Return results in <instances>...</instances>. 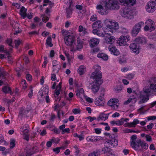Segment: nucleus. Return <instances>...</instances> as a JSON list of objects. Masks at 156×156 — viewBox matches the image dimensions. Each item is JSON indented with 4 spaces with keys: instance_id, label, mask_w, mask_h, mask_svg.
I'll use <instances>...</instances> for the list:
<instances>
[{
    "instance_id": "nucleus-1",
    "label": "nucleus",
    "mask_w": 156,
    "mask_h": 156,
    "mask_svg": "<svg viewBox=\"0 0 156 156\" xmlns=\"http://www.w3.org/2000/svg\"><path fill=\"white\" fill-rule=\"evenodd\" d=\"M105 8L101 5H97L96 9L98 13L101 15H106L108 12V9H117L119 7L115 0H106Z\"/></svg>"
},
{
    "instance_id": "nucleus-2",
    "label": "nucleus",
    "mask_w": 156,
    "mask_h": 156,
    "mask_svg": "<svg viewBox=\"0 0 156 156\" xmlns=\"http://www.w3.org/2000/svg\"><path fill=\"white\" fill-rule=\"evenodd\" d=\"M136 136L133 135L131 137V145L132 148L136 151H142L148 149V144L140 140H136Z\"/></svg>"
},
{
    "instance_id": "nucleus-3",
    "label": "nucleus",
    "mask_w": 156,
    "mask_h": 156,
    "mask_svg": "<svg viewBox=\"0 0 156 156\" xmlns=\"http://www.w3.org/2000/svg\"><path fill=\"white\" fill-rule=\"evenodd\" d=\"M106 27L103 28L102 29L106 35H112L118 29L119 26L118 23L116 22H112L109 20L105 21Z\"/></svg>"
},
{
    "instance_id": "nucleus-4",
    "label": "nucleus",
    "mask_w": 156,
    "mask_h": 156,
    "mask_svg": "<svg viewBox=\"0 0 156 156\" xmlns=\"http://www.w3.org/2000/svg\"><path fill=\"white\" fill-rule=\"evenodd\" d=\"M65 44L70 47L71 51H74L76 50V45L74 43L75 37L73 35H67L64 38Z\"/></svg>"
},
{
    "instance_id": "nucleus-5",
    "label": "nucleus",
    "mask_w": 156,
    "mask_h": 156,
    "mask_svg": "<svg viewBox=\"0 0 156 156\" xmlns=\"http://www.w3.org/2000/svg\"><path fill=\"white\" fill-rule=\"evenodd\" d=\"M93 69H94V71L92 73L90 78L92 79H101L102 73L99 71L101 69L100 66L98 65H96L94 66Z\"/></svg>"
},
{
    "instance_id": "nucleus-6",
    "label": "nucleus",
    "mask_w": 156,
    "mask_h": 156,
    "mask_svg": "<svg viewBox=\"0 0 156 156\" xmlns=\"http://www.w3.org/2000/svg\"><path fill=\"white\" fill-rule=\"evenodd\" d=\"M120 14L122 17L127 19H131L133 17L132 10L128 7L122 9Z\"/></svg>"
},
{
    "instance_id": "nucleus-7",
    "label": "nucleus",
    "mask_w": 156,
    "mask_h": 156,
    "mask_svg": "<svg viewBox=\"0 0 156 156\" xmlns=\"http://www.w3.org/2000/svg\"><path fill=\"white\" fill-rule=\"evenodd\" d=\"M94 80L90 83V87L92 92L94 94L98 92L100 85L102 83L101 79H94Z\"/></svg>"
},
{
    "instance_id": "nucleus-8",
    "label": "nucleus",
    "mask_w": 156,
    "mask_h": 156,
    "mask_svg": "<svg viewBox=\"0 0 156 156\" xmlns=\"http://www.w3.org/2000/svg\"><path fill=\"white\" fill-rule=\"evenodd\" d=\"M147 12L149 13L154 12L156 9V0H151L146 6Z\"/></svg>"
},
{
    "instance_id": "nucleus-9",
    "label": "nucleus",
    "mask_w": 156,
    "mask_h": 156,
    "mask_svg": "<svg viewBox=\"0 0 156 156\" xmlns=\"http://www.w3.org/2000/svg\"><path fill=\"white\" fill-rule=\"evenodd\" d=\"M145 23V26L144 29L145 31L150 30L151 31L155 29L154 23L151 20L148 19L146 21Z\"/></svg>"
},
{
    "instance_id": "nucleus-10",
    "label": "nucleus",
    "mask_w": 156,
    "mask_h": 156,
    "mask_svg": "<svg viewBox=\"0 0 156 156\" xmlns=\"http://www.w3.org/2000/svg\"><path fill=\"white\" fill-rule=\"evenodd\" d=\"M108 105L111 107L112 109L116 110L119 106V101L117 99L112 98L109 100L108 102Z\"/></svg>"
},
{
    "instance_id": "nucleus-11",
    "label": "nucleus",
    "mask_w": 156,
    "mask_h": 156,
    "mask_svg": "<svg viewBox=\"0 0 156 156\" xmlns=\"http://www.w3.org/2000/svg\"><path fill=\"white\" fill-rule=\"evenodd\" d=\"M137 94L139 98H141V99L139 101V104L145 103L149 100V96L143 90L139 92Z\"/></svg>"
},
{
    "instance_id": "nucleus-12",
    "label": "nucleus",
    "mask_w": 156,
    "mask_h": 156,
    "mask_svg": "<svg viewBox=\"0 0 156 156\" xmlns=\"http://www.w3.org/2000/svg\"><path fill=\"white\" fill-rule=\"evenodd\" d=\"M129 40V36L127 35L126 36H121L118 40V43L119 46H125L127 45V42Z\"/></svg>"
},
{
    "instance_id": "nucleus-13",
    "label": "nucleus",
    "mask_w": 156,
    "mask_h": 156,
    "mask_svg": "<svg viewBox=\"0 0 156 156\" xmlns=\"http://www.w3.org/2000/svg\"><path fill=\"white\" fill-rule=\"evenodd\" d=\"M130 51L136 55L138 54L140 52L139 46L136 44L133 43L129 45Z\"/></svg>"
},
{
    "instance_id": "nucleus-14",
    "label": "nucleus",
    "mask_w": 156,
    "mask_h": 156,
    "mask_svg": "<svg viewBox=\"0 0 156 156\" xmlns=\"http://www.w3.org/2000/svg\"><path fill=\"white\" fill-rule=\"evenodd\" d=\"M105 42L107 44H112L115 40V38L112 35H107L105 36Z\"/></svg>"
},
{
    "instance_id": "nucleus-15",
    "label": "nucleus",
    "mask_w": 156,
    "mask_h": 156,
    "mask_svg": "<svg viewBox=\"0 0 156 156\" xmlns=\"http://www.w3.org/2000/svg\"><path fill=\"white\" fill-rule=\"evenodd\" d=\"M106 143L108 144L109 145L112 147L117 146L118 144L117 140L115 138H112L110 140H107L105 143Z\"/></svg>"
},
{
    "instance_id": "nucleus-16",
    "label": "nucleus",
    "mask_w": 156,
    "mask_h": 156,
    "mask_svg": "<svg viewBox=\"0 0 156 156\" xmlns=\"http://www.w3.org/2000/svg\"><path fill=\"white\" fill-rule=\"evenodd\" d=\"M108 50L114 55L117 56L119 55V51L116 49L115 46L113 45H110L108 47Z\"/></svg>"
},
{
    "instance_id": "nucleus-17",
    "label": "nucleus",
    "mask_w": 156,
    "mask_h": 156,
    "mask_svg": "<svg viewBox=\"0 0 156 156\" xmlns=\"http://www.w3.org/2000/svg\"><path fill=\"white\" fill-rule=\"evenodd\" d=\"M105 103V100L104 98H96L95 100V104L100 106L104 105Z\"/></svg>"
},
{
    "instance_id": "nucleus-18",
    "label": "nucleus",
    "mask_w": 156,
    "mask_h": 156,
    "mask_svg": "<svg viewBox=\"0 0 156 156\" xmlns=\"http://www.w3.org/2000/svg\"><path fill=\"white\" fill-rule=\"evenodd\" d=\"M99 42V40L97 38H93L89 41V45L90 47H93L97 45Z\"/></svg>"
},
{
    "instance_id": "nucleus-19",
    "label": "nucleus",
    "mask_w": 156,
    "mask_h": 156,
    "mask_svg": "<svg viewBox=\"0 0 156 156\" xmlns=\"http://www.w3.org/2000/svg\"><path fill=\"white\" fill-rule=\"evenodd\" d=\"M76 92L77 96L80 98L82 99H83L85 96L84 93V90L82 88L77 89Z\"/></svg>"
},
{
    "instance_id": "nucleus-20",
    "label": "nucleus",
    "mask_w": 156,
    "mask_h": 156,
    "mask_svg": "<svg viewBox=\"0 0 156 156\" xmlns=\"http://www.w3.org/2000/svg\"><path fill=\"white\" fill-rule=\"evenodd\" d=\"M103 27V23L100 20H97L94 23L92 26L93 29H98L101 28Z\"/></svg>"
},
{
    "instance_id": "nucleus-21",
    "label": "nucleus",
    "mask_w": 156,
    "mask_h": 156,
    "mask_svg": "<svg viewBox=\"0 0 156 156\" xmlns=\"http://www.w3.org/2000/svg\"><path fill=\"white\" fill-rule=\"evenodd\" d=\"M49 90L48 88L44 87L43 89L40 91L38 92V95H39L41 98L44 96V97L47 96L48 94V93Z\"/></svg>"
},
{
    "instance_id": "nucleus-22",
    "label": "nucleus",
    "mask_w": 156,
    "mask_h": 156,
    "mask_svg": "<svg viewBox=\"0 0 156 156\" xmlns=\"http://www.w3.org/2000/svg\"><path fill=\"white\" fill-rule=\"evenodd\" d=\"M62 84V83L60 82L58 85L56 87V89L54 91V94H55V98H56V97H58L60 94L61 91Z\"/></svg>"
},
{
    "instance_id": "nucleus-23",
    "label": "nucleus",
    "mask_w": 156,
    "mask_h": 156,
    "mask_svg": "<svg viewBox=\"0 0 156 156\" xmlns=\"http://www.w3.org/2000/svg\"><path fill=\"white\" fill-rule=\"evenodd\" d=\"M110 114V113L107 114L104 113H101L99 115V117L97 119L98 121H100V120H105L108 118L109 115Z\"/></svg>"
},
{
    "instance_id": "nucleus-24",
    "label": "nucleus",
    "mask_w": 156,
    "mask_h": 156,
    "mask_svg": "<svg viewBox=\"0 0 156 156\" xmlns=\"http://www.w3.org/2000/svg\"><path fill=\"white\" fill-rule=\"evenodd\" d=\"M135 41L138 44H145L146 43V39L143 37H139L136 38Z\"/></svg>"
},
{
    "instance_id": "nucleus-25",
    "label": "nucleus",
    "mask_w": 156,
    "mask_h": 156,
    "mask_svg": "<svg viewBox=\"0 0 156 156\" xmlns=\"http://www.w3.org/2000/svg\"><path fill=\"white\" fill-rule=\"evenodd\" d=\"M28 128V125H25L20 128V131L23 132V134L28 133L29 132Z\"/></svg>"
},
{
    "instance_id": "nucleus-26",
    "label": "nucleus",
    "mask_w": 156,
    "mask_h": 156,
    "mask_svg": "<svg viewBox=\"0 0 156 156\" xmlns=\"http://www.w3.org/2000/svg\"><path fill=\"white\" fill-rule=\"evenodd\" d=\"M27 9L23 6L21 8L20 10V14L23 19L25 18L27 16Z\"/></svg>"
},
{
    "instance_id": "nucleus-27",
    "label": "nucleus",
    "mask_w": 156,
    "mask_h": 156,
    "mask_svg": "<svg viewBox=\"0 0 156 156\" xmlns=\"http://www.w3.org/2000/svg\"><path fill=\"white\" fill-rule=\"evenodd\" d=\"M97 56L98 57L101 58L104 60H107L108 58V55L103 53L98 54Z\"/></svg>"
},
{
    "instance_id": "nucleus-28",
    "label": "nucleus",
    "mask_w": 156,
    "mask_h": 156,
    "mask_svg": "<svg viewBox=\"0 0 156 156\" xmlns=\"http://www.w3.org/2000/svg\"><path fill=\"white\" fill-rule=\"evenodd\" d=\"M86 71V67L83 66H81L78 69V72L81 75L83 74Z\"/></svg>"
},
{
    "instance_id": "nucleus-29",
    "label": "nucleus",
    "mask_w": 156,
    "mask_h": 156,
    "mask_svg": "<svg viewBox=\"0 0 156 156\" xmlns=\"http://www.w3.org/2000/svg\"><path fill=\"white\" fill-rule=\"evenodd\" d=\"M78 31L80 32H82L83 35L87 34H88L87 29L81 25L79 26Z\"/></svg>"
},
{
    "instance_id": "nucleus-30",
    "label": "nucleus",
    "mask_w": 156,
    "mask_h": 156,
    "mask_svg": "<svg viewBox=\"0 0 156 156\" xmlns=\"http://www.w3.org/2000/svg\"><path fill=\"white\" fill-rule=\"evenodd\" d=\"M139 122V121L137 119H136L133 120V122H130L128 124V126L129 127H135L136 125L138 124Z\"/></svg>"
},
{
    "instance_id": "nucleus-31",
    "label": "nucleus",
    "mask_w": 156,
    "mask_h": 156,
    "mask_svg": "<svg viewBox=\"0 0 156 156\" xmlns=\"http://www.w3.org/2000/svg\"><path fill=\"white\" fill-rule=\"evenodd\" d=\"M2 89L3 92L5 93H9L11 95L13 94L10 88L7 86H5L2 88Z\"/></svg>"
},
{
    "instance_id": "nucleus-32",
    "label": "nucleus",
    "mask_w": 156,
    "mask_h": 156,
    "mask_svg": "<svg viewBox=\"0 0 156 156\" xmlns=\"http://www.w3.org/2000/svg\"><path fill=\"white\" fill-rule=\"evenodd\" d=\"M144 25V22L140 21L136 24L134 27L140 31L141 27L143 26Z\"/></svg>"
},
{
    "instance_id": "nucleus-33",
    "label": "nucleus",
    "mask_w": 156,
    "mask_h": 156,
    "mask_svg": "<svg viewBox=\"0 0 156 156\" xmlns=\"http://www.w3.org/2000/svg\"><path fill=\"white\" fill-rule=\"evenodd\" d=\"M151 90L150 87H145L143 88V90L149 96L151 92Z\"/></svg>"
},
{
    "instance_id": "nucleus-34",
    "label": "nucleus",
    "mask_w": 156,
    "mask_h": 156,
    "mask_svg": "<svg viewBox=\"0 0 156 156\" xmlns=\"http://www.w3.org/2000/svg\"><path fill=\"white\" fill-rule=\"evenodd\" d=\"M72 14V10L71 9L69 8L66 9V14L67 18H70Z\"/></svg>"
},
{
    "instance_id": "nucleus-35",
    "label": "nucleus",
    "mask_w": 156,
    "mask_h": 156,
    "mask_svg": "<svg viewBox=\"0 0 156 156\" xmlns=\"http://www.w3.org/2000/svg\"><path fill=\"white\" fill-rule=\"evenodd\" d=\"M100 151L99 150H97L94 151L93 153L89 154L88 156H98L100 154Z\"/></svg>"
},
{
    "instance_id": "nucleus-36",
    "label": "nucleus",
    "mask_w": 156,
    "mask_h": 156,
    "mask_svg": "<svg viewBox=\"0 0 156 156\" xmlns=\"http://www.w3.org/2000/svg\"><path fill=\"white\" fill-rule=\"evenodd\" d=\"M136 3V0H127L126 5L129 6L133 5Z\"/></svg>"
},
{
    "instance_id": "nucleus-37",
    "label": "nucleus",
    "mask_w": 156,
    "mask_h": 156,
    "mask_svg": "<svg viewBox=\"0 0 156 156\" xmlns=\"http://www.w3.org/2000/svg\"><path fill=\"white\" fill-rule=\"evenodd\" d=\"M140 31L139 30L133 27L132 31V35L133 36H136Z\"/></svg>"
},
{
    "instance_id": "nucleus-38",
    "label": "nucleus",
    "mask_w": 156,
    "mask_h": 156,
    "mask_svg": "<svg viewBox=\"0 0 156 156\" xmlns=\"http://www.w3.org/2000/svg\"><path fill=\"white\" fill-rule=\"evenodd\" d=\"M46 44L49 46L51 47L53 46V44L51 43V37H48L47 38Z\"/></svg>"
},
{
    "instance_id": "nucleus-39",
    "label": "nucleus",
    "mask_w": 156,
    "mask_h": 156,
    "mask_svg": "<svg viewBox=\"0 0 156 156\" xmlns=\"http://www.w3.org/2000/svg\"><path fill=\"white\" fill-rule=\"evenodd\" d=\"M66 147L65 146L61 147H57L55 148H54L53 149V151H54L57 154H58L60 151V149H64L66 148Z\"/></svg>"
},
{
    "instance_id": "nucleus-40",
    "label": "nucleus",
    "mask_w": 156,
    "mask_h": 156,
    "mask_svg": "<svg viewBox=\"0 0 156 156\" xmlns=\"http://www.w3.org/2000/svg\"><path fill=\"white\" fill-rule=\"evenodd\" d=\"M119 31L123 34H126L128 33V31L125 28L121 27L119 28Z\"/></svg>"
},
{
    "instance_id": "nucleus-41",
    "label": "nucleus",
    "mask_w": 156,
    "mask_h": 156,
    "mask_svg": "<svg viewBox=\"0 0 156 156\" xmlns=\"http://www.w3.org/2000/svg\"><path fill=\"white\" fill-rule=\"evenodd\" d=\"M111 149L108 147H105L103 148L102 150V151L104 153H107V154L111 151Z\"/></svg>"
},
{
    "instance_id": "nucleus-42",
    "label": "nucleus",
    "mask_w": 156,
    "mask_h": 156,
    "mask_svg": "<svg viewBox=\"0 0 156 156\" xmlns=\"http://www.w3.org/2000/svg\"><path fill=\"white\" fill-rule=\"evenodd\" d=\"M15 140L14 139H12L11 140L10 143V148H12L15 146Z\"/></svg>"
},
{
    "instance_id": "nucleus-43",
    "label": "nucleus",
    "mask_w": 156,
    "mask_h": 156,
    "mask_svg": "<svg viewBox=\"0 0 156 156\" xmlns=\"http://www.w3.org/2000/svg\"><path fill=\"white\" fill-rule=\"evenodd\" d=\"M60 68L61 66L60 65H59L58 66H55L54 67H53V70L54 72L57 73H58Z\"/></svg>"
},
{
    "instance_id": "nucleus-44",
    "label": "nucleus",
    "mask_w": 156,
    "mask_h": 156,
    "mask_svg": "<svg viewBox=\"0 0 156 156\" xmlns=\"http://www.w3.org/2000/svg\"><path fill=\"white\" fill-rule=\"evenodd\" d=\"M123 118L121 119L118 121H116V124L117 126H121L122 125L123 123Z\"/></svg>"
},
{
    "instance_id": "nucleus-45",
    "label": "nucleus",
    "mask_w": 156,
    "mask_h": 156,
    "mask_svg": "<svg viewBox=\"0 0 156 156\" xmlns=\"http://www.w3.org/2000/svg\"><path fill=\"white\" fill-rule=\"evenodd\" d=\"M19 27V24L18 23H16V27H14L15 32L14 33V35L20 32V30H18Z\"/></svg>"
},
{
    "instance_id": "nucleus-46",
    "label": "nucleus",
    "mask_w": 156,
    "mask_h": 156,
    "mask_svg": "<svg viewBox=\"0 0 156 156\" xmlns=\"http://www.w3.org/2000/svg\"><path fill=\"white\" fill-rule=\"evenodd\" d=\"M127 0H118V3L119 4L123 5H126Z\"/></svg>"
},
{
    "instance_id": "nucleus-47",
    "label": "nucleus",
    "mask_w": 156,
    "mask_h": 156,
    "mask_svg": "<svg viewBox=\"0 0 156 156\" xmlns=\"http://www.w3.org/2000/svg\"><path fill=\"white\" fill-rule=\"evenodd\" d=\"M42 20L43 22L46 23L48 20V17L46 16L45 15H42Z\"/></svg>"
},
{
    "instance_id": "nucleus-48",
    "label": "nucleus",
    "mask_w": 156,
    "mask_h": 156,
    "mask_svg": "<svg viewBox=\"0 0 156 156\" xmlns=\"http://www.w3.org/2000/svg\"><path fill=\"white\" fill-rule=\"evenodd\" d=\"M83 98L85 99V100L87 102L90 103H91L93 102V99L91 98L87 97V96L85 95Z\"/></svg>"
},
{
    "instance_id": "nucleus-49",
    "label": "nucleus",
    "mask_w": 156,
    "mask_h": 156,
    "mask_svg": "<svg viewBox=\"0 0 156 156\" xmlns=\"http://www.w3.org/2000/svg\"><path fill=\"white\" fill-rule=\"evenodd\" d=\"M97 19V16L95 15H93L91 16L90 19V20L92 22L95 21Z\"/></svg>"
},
{
    "instance_id": "nucleus-50",
    "label": "nucleus",
    "mask_w": 156,
    "mask_h": 156,
    "mask_svg": "<svg viewBox=\"0 0 156 156\" xmlns=\"http://www.w3.org/2000/svg\"><path fill=\"white\" fill-rule=\"evenodd\" d=\"M151 89L154 91L156 92V84H152L150 85Z\"/></svg>"
},
{
    "instance_id": "nucleus-51",
    "label": "nucleus",
    "mask_w": 156,
    "mask_h": 156,
    "mask_svg": "<svg viewBox=\"0 0 156 156\" xmlns=\"http://www.w3.org/2000/svg\"><path fill=\"white\" fill-rule=\"evenodd\" d=\"M72 112L75 114H77L80 113V109L75 108L73 109Z\"/></svg>"
},
{
    "instance_id": "nucleus-52",
    "label": "nucleus",
    "mask_w": 156,
    "mask_h": 156,
    "mask_svg": "<svg viewBox=\"0 0 156 156\" xmlns=\"http://www.w3.org/2000/svg\"><path fill=\"white\" fill-rule=\"evenodd\" d=\"M59 62H58L56 60H53L52 62L53 67H54L55 66H59Z\"/></svg>"
},
{
    "instance_id": "nucleus-53",
    "label": "nucleus",
    "mask_w": 156,
    "mask_h": 156,
    "mask_svg": "<svg viewBox=\"0 0 156 156\" xmlns=\"http://www.w3.org/2000/svg\"><path fill=\"white\" fill-rule=\"evenodd\" d=\"M94 136H88L87 137V140L88 141L93 142L94 140Z\"/></svg>"
},
{
    "instance_id": "nucleus-54",
    "label": "nucleus",
    "mask_w": 156,
    "mask_h": 156,
    "mask_svg": "<svg viewBox=\"0 0 156 156\" xmlns=\"http://www.w3.org/2000/svg\"><path fill=\"white\" fill-rule=\"evenodd\" d=\"M28 133H24L23 135L24 136L23 139L26 140L28 141L29 140V135Z\"/></svg>"
},
{
    "instance_id": "nucleus-55",
    "label": "nucleus",
    "mask_w": 156,
    "mask_h": 156,
    "mask_svg": "<svg viewBox=\"0 0 156 156\" xmlns=\"http://www.w3.org/2000/svg\"><path fill=\"white\" fill-rule=\"evenodd\" d=\"M21 43V42L19 39L15 40V46L17 48L18 46L20 45Z\"/></svg>"
},
{
    "instance_id": "nucleus-56",
    "label": "nucleus",
    "mask_w": 156,
    "mask_h": 156,
    "mask_svg": "<svg viewBox=\"0 0 156 156\" xmlns=\"http://www.w3.org/2000/svg\"><path fill=\"white\" fill-rule=\"evenodd\" d=\"M6 43L10 46H12V40L11 38L8 39L6 41Z\"/></svg>"
},
{
    "instance_id": "nucleus-57",
    "label": "nucleus",
    "mask_w": 156,
    "mask_h": 156,
    "mask_svg": "<svg viewBox=\"0 0 156 156\" xmlns=\"http://www.w3.org/2000/svg\"><path fill=\"white\" fill-rule=\"evenodd\" d=\"M99 49L98 47L94 48L92 49L91 53L93 54L94 53L98 52L99 51Z\"/></svg>"
},
{
    "instance_id": "nucleus-58",
    "label": "nucleus",
    "mask_w": 156,
    "mask_h": 156,
    "mask_svg": "<svg viewBox=\"0 0 156 156\" xmlns=\"http://www.w3.org/2000/svg\"><path fill=\"white\" fill-rule=\"evenodd\" d=\"M83 46L82 44L80 43H78L77 46H76V50H76H79L81 49L82 48Z\"/></svg>"
},
{
    "instance_id": "nucleus-59",
    "label": "nucleus",
    "mask_w": 156,
    "mask_h": 156,
    "mask_svg": "<svg viewBox=\"0 0 156 156\" xmlns=\"http://www.w3.org/2000/svg\"><path fill=\"white\" fill-rule=\"evenodd\" d=\"M70 129L69 128H67L64 129L62 131V133L63 134L64 133H69Z\"/></svg>"
},
{
    "instance_id": "nucleus-60",
    "label": "nucleus",
    "mask_w": 156,
    "mask_h": 156,
    "mask_svg": "<svg viewBox=\"0 0 156 156\" xmlns=\"http://www.w3.org/2000/svg\"><path fill=\"white\" fill-rule=\"evenodd\" d=\"M145 137L147 141L150 142L152 140L151 137L148 135H146Z\"/></svg>"
},
{
    "instance_id": "nucleus-61",
    "label": "nucleus",
    "mask_w": 156,
    "mask_h": 156,
    "mask_svg": "<svg viewBox=\"0 0 156 156\" xmlns=\"http://www.w3.org/2000/svg\"><path fill=\"white\" fill-rule=\"evenodd\" d=\"M133 77V75L132 74H129L126 76V78L129 80L132 79Z\"/></svg>"
},
{
    "instance_id": "nucleus-62",
    "label": "nucleus",
    "mask_w": 156,
    "mask_h": 156,
    "mask_svg": "<svg viewBox=\"0 0 156 156\" xmlns=\"http://www.w3.org/2000/svg\"><path fill=\"white\" fill-rule=\"evenodd\" d=\"M62 33L63 35L66 36L68 35L69 32L68 31H67L66 30H63L62 31Z\"/></svg>"
},
{
    "instance_id": "nucleus-63",
    "label": "nucleus",
    "mask_w": 156,
    "mask_h": 156,
    "mask_svg": "<svg viewBox=\"0 0 156 156\" xmlns=\"http://www.w3.org/2000/svg\"><path fill=\"white\" fill-rule=\"evenodd\" d=\"M8 74L5 71H3L0 72V77L2 76L3 77L4 76H6Z\"/></svg>"
},
{
    "instance_id": "nucleus-64",
    "label": "nucleus",
    "mask_w": 156,
    "mask_h": 156,
    "mask_svg": "<svg viewBox=\"0 0 156 156\" xmlns=\"http://www.w3.org/2000/svg\"><path fill=\"white\" fill-rule=\"evenodd\" d=\"M156 119V116H150L147 117V119L148 121L155 120Z\"/></svg>"
}]
</instances>
